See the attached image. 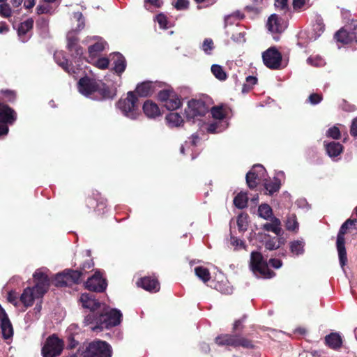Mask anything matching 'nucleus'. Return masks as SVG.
Segmentation results:
<instances>
[{"label": "nucleus", "mask_w": 357, "mask_h": 357, "mask_svg": "<svg viewBox=\"0 0 357 357\" xmlns=\"http://www.w3.org/2000/svg\"><path fill=\"white\" fill-rule=\"evenodd\" d=\"M81 354L82 357H111L112 348L105 341L95 340L89 343Z\"/></svg>", "instance_id": "nucleus-8"}, {"label": "nucleus", "mask_w": 357, "mask_h": 357, "mask_svg": "<svg viewBox=\"0 0 357 357\" xmlns=\"http://www.w3.org/2000/svg\"><path fill=\"white\" fill-rule=\"evenodd\" d=\"M252 2L253 5L247 6L245 10L250 14L257 15L263 8V0H252Z\"/></svg>", "instance_id": "nucleus-41"}, {"label": "nucleus", "mask_w": 357, "mask_h": 357, "mask_svg": "<svg viewBox=\"0 0 357 357\" xmlns=\"http://www.w3.org/2000/svg\"><path fill=\"white\" fill-rule=\"evenodd\" d=\"M241 17V14L239 12H237L236 13L229 15L225 17V27L227 26L229 24H234V20L238 19Z\"/></svg>", "instance_id": "nucleus-55"}, {"label": "nucleus", "mask_w": 357, "mask_h": 357, "mask_svg": "<svg viewBox=\"0 0 357 357\" xmlns=\"http://www.w3.org/2000/svg\"><path fill=\"white\" fill-rule=\"evenodd\" d=\"M335 38L338 42H340L342 43L347 44L351 43V41H346L347 39H349L350 34L347 29L346 26L338 31L335 33Z\"/></svg>", "instance_id": "nucleus-43"}, {"label": "nucleus", "mask_w": 357, "mask_h": 357, "mask_svg": "<svg viewBox=\"0 0 357 357\" xmlns=\"http://www.w3.org/2000/svg\"><path fill=\"white\" fill-rule=\"evenodd\" d=\"M213 47V42L211 39L206 38L204 40L202 44V50L206 54H210Z\"/></svg>", "instance_id": "nucleus-51"}, {"label": "nucleus", "mask_w": 357, "mask_h": 357, "mask_svg": "<svg viewBox=\"0 0 357 357\" xmlns=\"http://www.w3.org/2000/svg\"><path fill=\"white\" fill-rule=\"evenodd\" d=\"M195 273L197 278L202 280L204 283L209 281L211 274L208 268L203 266H197L195 268Z\"/></svg>", "instance_id": "nucleus-37"}, {"label": "nucleus", "mask_w": 357, "mask_h": 357, "mask_svg": "<svg viewBox=\"0 0 357 357\" xmlns=\"http://www.w3.org/2000/svg\"><path fill=\"white\" fill-rule=\"evenodd\" d=\"M181 105V100L178 96L174 93L170 98L165 102L164 106L168 110H175Z\"/></svg>", "instance_id": "nucleus-34"}, {"label": "nucleus", "mask_w": 357, "mask_h": 357, "mask_svg": "<svg viewBox=\"0 0 357 357\" xmlns=\"http://www.w3.org/2000/svg\"><path fill=\"white\" fill-rule=\"evenodd\" d=\"M211 70L213 75L218 79L220 81H225L227 79V74L221 66L213 64L212 65Z\"/></svg>", "instance_id": "nucleus-39"}, {"label": "nucleus", "mask_w": 357, "mask_h": 357, "mask_svg": "<svg viewBox=\"0 0 357 357\" xmlns=\"http://www.w3.org/2000/svg\"><path fill=\"white\" fill-rule=\"evenodd\" d=\"M0 15L4 17L11 15V9L8 3L0 4Z\"/></svg>", "instance_id": "nucleus-54"}, {"label": "nucleus", "mask_w": 357, "mask_h": 357, "mask_svg": "<svg viewBox=\"0 0 357 357\" xmlns=\"http://www.w3.org/2000/svg\"><path fill=\"white\" fill-rule=\"evenodd\" d=\"M237 225L240 231L246 230L248 226L247 215L243 214L238 215L237 218Z\"/></svg>", "instance_id": "nucleus-47"}, {"label": "nucleus", "mask_w": 357, "mask_h": 357, "mask_svg": "<svg viewBox=\"0 0 357 357\" xmlns=\"http://www.w3.org/2000/svg\"><path fill=\"white\" fill-rule=\"evenodd\" d=\"M350 34L349 39L346 41H355L357 43V20H352L349 24L345 26Z\"/></svg>", "instance_id": "nucleus-40"}, {"label": "nucleus", "mask_w": 357, "mask_h": 357, "mask_svg": "<svg viewBox=\"0 0 357 357\" xmlns=\"http://www.w3.org/2000/svg\"><path fill=\"white\" fill-rule=\"evenodd\" d=\"M322 100V96L317 93H312L308 97V100L312 105H317Z\"/></svg>", "instance_id": "nucleus-57"}, {"label": "nucleus", "mask_w": 357, "mask_h": 357, "mask_svg": "<svg viewBox=\"0 0 357 357\" xmlns=\"http://www.w3.org/2000/svg\"><path fill=\"white\" fill-rule=\"evenodd\" d=\"M158 84L152 82H144L137 85L136 93L142 97L150 96L155 92Z\"/></svg>", "instance_id": "nucleus-21"}, {"label": "nucleus", "mask_w": 357, "mask_h": 357, "mask_svg": "<svg viewBox=\"0 0 357 357\" xmlns=\"http://www.w3.org/2000/svg\"><path fill=\"white\" fill-rule=\"evenodd\" d=\"M357 225L356 220H347L340 227V229L339 232L337 236L336 246H337V250L338 252L340 264L343 271H344V267L347 262V252H346V248H345V245H344V244H345L344 234H346L347 230L349 229V227H351V225Z\"/></svg>", "instance_id": "nucleus-7"}, {"label": "nucleus", "mask_w": 357, "mask_h": 357, "mask_svg": "<svg viewBox=\"0 0 357 357\" xmlns=\"http://www.w3.org/2000/svg\"><path fill=\"white\" fill-rule=\"evenodd\" d=\"M16 118V113L12 108L6 105H0V136L8 133V124H13Z\"/></svg>", "instance_id": "nucleus-13"}, {"label": "nucleus", "mask_w": 357, "mask_h": 357, "mask_svg": "<svg viewBox=\"0 0 357 357\" xmlns=\"http://www.w3.org/2000/svg\"><path fill=\"white\" fill-rule=\"evenodd\" d=\"M174 92L172 90L165 89L160 91L158 93V99L160 100L163 104L170 98L172 94H173Z\"/></svg>", "instance_id": "nucleus-50"}, {"label": "nucleus", "mask_w": 357, "mask_h": 357, "mask_svg": "<svg viewBox=\"0 0 357 357\" xmlns=\"http://www.w3.org/2000/svg\"><path fill=\"white\" fill-rule=\"evenodd\" d=\"M33 21L29 19L22 22L18 29V36L22 43H25L29 38V31L32 29Z\"/></svg>", "instance_id": "nucleus-27"}, {"label": "nucleus", "mask_w": 357, "mask_h": 357, "mask_svg": "<svg viewBox=\"0 0 357 357\" xmlns=\"http://www.w3.org/2000/svg\"><path fill=\"white\" fill-rule=\"evenodd\" d=\"M137 100L138 98L135 93L130 91L127 93L126 98H121L117 102L116 107L126 117L135 120L140 115Z\"/></svg>", "instance_id": "nucleus-4"}, {"label": "nucleus", "mask_w": 357, "mask_h": 357, "mask_svg": "<svg viewBox=\"0 0 357 357\" xmlns=\"http://www.w3.org/2000/svg\"><path fill=\"white\" fill-rule=\"evenodd\" d=\"M326 136L334 139H338L340 137V131L337 127L333 126L327 130Z\"/></svg>", "instance_id": "nucleus-52"}, {"label": "nucleus", "mask_w": 357, "mask_h": 357, "mask_svg": "<svg viewBox=\"0 0 357 357\" xmlns=\"http://www.w3.org/2000/svg\"><path fill=\"white\" fill-rule=\"evenodd\" d=\"M122 313L116 308H110L103 305L102 310L100 311L97 317L93 320L94 326L91 327L93 331L97 330H102L103 328H109L118 326L121 322Z\"/></svg>", "instance_id": "nucleus-2"}, {"label": "nucleus", "mask_w": 357, "mask_h": 357, "mask_svg": "<svg viewBox=\"0 0 357 357\" xmlns=\"http://www.w3.org/2000/svg\"><path fill=\"white\" fill-rule=\"evenodd\" d=\"M79 301L84 308L89 309L91 312L84 319L86 325L93 324V320L102 308L104 304H101L95 298L93 293H84L80 296Z\"/></svg>", "instance_id": "nucleus-5"}, {"label": "nucleus", "mask_w": 357, "mask_h": 357, "mask_svg": "<svg viewBox=\"0 0 357 357\" xmlns=\"http://www.w3.org/2000/svg\"><path fill=\"white\" fill-rule=\"evenodd\" d=\"M55 61L65 71L68 73L74 75L77 73V68L75 69L73 67H70L68 64V60L65 58L63 52H56L54 54Z\"/></svg>", "instance_id": "nucleus-23"}, {"label": "nucleus", "mask_w": 357, "mask_h": 357, "mask_svg": "<svg viewBox=\"0 0 357 357\" xmlns=\"http://www.w3.org/2000/svg\"><path fill=\"white\" fill-rule=\"evenodd\" d=\"M0 328L2 337L5 340H11L13 336V325L5 310L0 305Z\"/></svg>", "instance_id": "nucleus-18"}, {"label": "nucleus", "mask_w": 357, "mask_h": 357, "mask_svg": "<svg viewBox=\"0 0 357 357\" xmlns=\"http://www.w3.org/2000/svg\"><path fill=\"white\" fill-rule=\"evenodd\" d=\"M250 268L258 278H271L275 275L274 272L269 269L266 261L259 252L251 253Z\"/></svg>", "instance_id": "nucleus-6"}, {"label": "nucleus", "mask_w": 357, "mask_h": 357, "mask_svg": "<svg viewBox=\"0 0 357 357\" xmlns=\"http://www.w3.org/2000/svg\"><path fill=\"white\" fill-rule=\"evenodd\" d=\"M350 132L354 137H357V117L352 121Z\"/></svg>", "instance_id": "nucleus-63"}, {"label": "nucleus", "mask_w": 357, "mask_h": 357, "mask_svg": "<svg viewBox=\"0 0 357 357\" xmlns=\"http://www.w3.org/2000/svg\"><path fill=\"white\" fill-rule=\"evenodd\" d=\"M257 77L253 76H248L246 77V83L243 85L242 91L243 93L248 92L252 86L257 84Z\"/></svg>", "instance_id": "nucleus-46"}, {"label": "nucleus", "mask_w": 357, "mask_h": 357, "mask_svg": "<svg viewBox=\"0 0 357 357\" xmlns=\"http://www.w3.org/2000/svg\"><path fill=\"white\" fill-rule=\"evenodd\" d=\"M82 278V273L77 270H65L58 273L55 277V284L56 286H67L71 283H77Z\"/></svg>", "instance_id": "nucleus-16"}, {"label": "nucleus", "mask_w": 357, "mask_h": 357, "mask_svg": "<svg viewBox=\"0 0 357 357\" xmlns=\"http://www.w3.org/2000/svg\"><path fill=\"white\" fill-rule=\"evenodd\" d=\"M248 203V197L245 193L241 192L238 194L234 199V204L238 208H243L246 207Z\"/></svg>", "instance_id": "nucleus-42"}, {"label": "nucleus", "mask_w": 357, "mask_h": 357, "mask_svg": "<svg viewBox=\"0 0 357 357\" xmlns=\"http://www.w3.org/2000/svg\"><path fill=\"white\" fill-rule=\"evenodd\" d=\"M77 24L76 29H73L67 33V47L75 58L80 59L83 54V49L78 44L77 35L84 28L85 21L82 13L76 12L73 14V21Z\"/></svg>", "instance_id": "nucleus-3"}, {"label": "nucleus", "mask_w": 357, "mask_h": 357, "mask_svg": "<svg viewBox=\"0 0 357 357\" xmlns=\"http://www.w3.org/2000/svg\"><path fill=\"white\" fill-rule=\"evenodd\" d=\"M325 148L328 156L331 158H334L340 155L343 151V146L335 142H331L326 143L325 142Z\"/></svg>", "instance_id": "nucleus-30"}, {"label": "nucleus", "mask_w": 357, "mask_h": 357, "mask_svg": "<svg viewBox=\"0 0 357 357\" xmlns=\"http://www.w3.org/2000/svg\"><path fill=\"white\" fill-rule=\"evenodd\" d=\"M215 343L220 346L230 345L234 347L252 348V342L243 337L236 335H221L215 338Z\"/></svg>", "instance_id": "nucleus-11"}, {"label": "nucleus", "mask_w": 357, "mask_h": 357, "mask_svg": "<svg viewBox=\"0 0 357 357\" xmlns=\"http://www.w3.org/2000/svg\"><path fill=\"white\" fill-rule=\"evenodd\" d=\"M262 59L264 65L270 69L280 68L282 62L280 52L274 47L268 48L263 52Z\"/></svg>", "instance_id": "nucleus-15"}, {"label": "nucleus", "mask_w": 357, "mask_h": 357, "mask_svg": "<svg viewBox=\"0 0 357 357\" xmlns=\"http://www.w3.org/2000/svg\"><path fill=\"white\" fill-rule=\"evenodd\" d=\"M191 139L192 140L190 142H185V144L183 145L181 147V153L184 154L185 153V147H188L189 148L190 146H195L196 144H197V141L198 140L199 137H198V135H196V134H193L191 136Z\"/></svg>", "instance_id": "nucleus-53"}, {"label": "nucleus", "mask_w": 357, "mask_h": 357, "mask_svg": "<svg viewBox=\"0 0 357 357\" xmlns=\"http://www.w3.org/2000/svg\"><path fill=\"white\" fill-rule=\"evenodd\" d=\"M307 62L308 64L320 67L323 66L325 64V61L320 56H311L307 59Z\"/></svg>", "instance_id": "nucleus-44"}, {"label": "nucleus", "mask_w": 357, "mask_h": 357, "mask_svg": "<svg viewBox=\"0 0 357 357\" xmlns=\"http://www.w3.org/2000/svg\"><path fill=\"white\" fill-rule=\"evenodd\" d=\"M112 56V60L114 63V70L116 73L121 75L124 72L126 68V61L122 54L119 52L114 53Z\"/></svg>", "instance_id": "nucleus-26"}, {"label": "nucleus", "mask_w": 357, "mask_h": 357, "mask_svg": "<svg viewBox=\"0 0 357 357\" xmlns=\"http://www.w3.org/2000/svg\"><path fill=\"white\" fill-rule=\"evenodd\" d=\"M107 287L105 280L102 278L100 271H96L86 282V288L92 291H103Z\"/></svg>", "instance_id": "nucleus-19"}, {"label": "nucleus", "mask_w": 357, "mask_h": 357, "mask_svg": "<svg viewBox=\"0 0 357 357\" xmlns=\"http://www.w3.org/2000/svg\"><path fill=\"white\" fill-rule=\"evenodd\" d=\"M208 112L206 104L198 100H191L188 102V107L185 109L186 119L188 121L195 123L199 121L200 125V119L203 117Z\"/></svg>", "instance_id": "nucleus-10"}, {"label": "nucleus", "mask_w": 357, "mask_h": 357, "mask_svg": "<svg viewBox=\"0 0 357 357\" xmlns=\"http://www.w3.org/2000/svg\"><path fill=\"white\" fill-rule=\"evenodd\" d=\"M155 20L159 24L161 29H166L169 27V26H168L167 17L164 14L160 13L158 15L155 17Z\"/></svg>", "instance_id": "nucleus-49"}, {"label": "nucleus", "mask_w": 357, "mask_h": 357, "mask_svg": "<svg viewBox=\"0 0 357 357\" xmlns=\"http://www.w3.org/2000/svg\"><path fill=\"white\" fill-rule=\"evenodd\" d=\"M211 115L214 122L208 125V132L211 133H220L224 131L228 126L226 113L222 107L215 106L211 108Z\"/></svg>", "instance_id": "nucleus-9"}, {"label": "nucleus", "mask_w": 357, "mask_h": 357, "mask_svg": "<svg viewBox=\"0 0 357 357\" xmlns=\"http://www.w3.org/2000/svg\"><path fill=\"white\" fill-rule=\"evenodd\" d=\"M93 262L92 261V260H89L88 261H86L82 267L81 268V270L79 271V272L82 273V276L84 275V273L86 271V269H89L91 268H92L93 266Z\"/></svg>", "instance_id": "nucleus-62"}, {"label": "nucleus", "mask_w": 357, "mask_h": 357, "mask_svg": "<svg viewBox=\"0 0 357 357\" xmlns=\"http://www.w3.org/2000/svg\"><path fill=\"white\" fill-rule=\"evenodd\" d=\"M231 39L234 41H236L238 43H243L245 41V33L243 31H239V32L236 33V34L232 35Z\"/></svg>", "instance_id": "nucleus-59"}, {"label": "nucleus", "mask_w": 357, "mask_h": 357, "mask_svg": "<svg viewBox=\"0 0 357 357\" xmlns=\"http://www.w3.org/2000/svg\"><path fill=\"white\" fill-rule=\"evenodd\" d=\"M109 66V59L105 57L100 58L96 61V66L100 69H106Z\"/></svg>", "instance_id": "nucleus-56"}, {"label": "nucleus", "mask_w": 357, "mask_h": 357, "mask_svg": "<svg viewBox=\"0 0 357 357\" xmlns=\"http://www.w3.org/2000/svg\"><path fill=\"white\" fill-rule=\"evenodd\" d=\"M269 220V222L263 225L262 229L267 231H271L277 236L280 235L282 233V227L280 219L276 217H273Z\"/></svg>", "instance_id": "nucleus-29"}, {"label": "nucleus", "mask_w": 357, "mask_h": 357, "mask_svg": "<svg viewBox=\"0 0 357 357\" xmlns=\"http://www.w3.org/2000/svg\"><path fill=\"white\" fill-rule=\"evenodd\" d=\"M144 114L149 119H155L160 115V110L157 104L151 100H146L143 105Z\"/></svg>", "instance_id": "nucleus-24"}, {"label": "nucleus", "mask_w": 357, "mask_h": 357, "mask_svg": "<svg viewBox=\"0 0 357 357\" xmlns=\"http://www.w3.org/2000/svg\"><path fill=\"white\" fill-rule=\"evenodd\" d=\"M280 241L278 238H273L266 241L265 248L269 250H276L280 248Z\"/></svg>", "instance_id": "nucleus-45"}, {"label": "nucleus", "mask_w": 357, "mask_h": 357, "mask_svg": "<svg viewBox=\"0 0 357 357\" xmlns=\"http://www.w3.org/2000/svg\"><path fill=\"white\" fill-rule=\"evenodd\" d=\"M230 244L234 247L235 250L245 248L244 242L241 239L234 236H231Z\"/></svg>", "instance_id": "nucleus-48"}, {"label": "nucleus", "mask_w": 357, "mask_h": 357, "mask_svg": "<svg viewBox=\"0 0 357 357\" xmlns=\"http://www.w3.org/2000/svg\"><path fill=\"white\" fill-rule=\"evenodd\" d=\"M166 121L171 128L179 127L183 123L182 116L176 112L169 113L166 116Z\"/></svg>", "instance_id": "nucleus-32"}, {"label": "nucleus", "mask_w": 357, "mask_h": 357, "mask_svg": "<svg viewBox=\"0 0 357 357\" xmlns=\"http://www.w3.org/2000/svg\"><path fill=\"white\" fill-rule=\"evenodd\" d=\"M286 229L289 231L297 232L299 228V224L297 221L296 216L294 214L288 215L286 222Z\"/></svg>", "instance_id": "nucleus-38"}, {"label": "nucleus", "mask_w": 357, "mask_h": 357, "mask_svg": "<svg viewBox=\"0 0 357 357\" xmlns=\"http://www.w3.org/2000/svg\"><path fill=\"white\" fill-rule=\"evenodd\" d=\"M79 92L86 97L97 100L96 92L99 89V83L91 78L84 77L81 78L77 83Z\"/></svg>", "instance_id": "nucleus-12"}, {"label": "nucleus", "mask_w": 357, "mask_h": 357, "mask_svg": "<svg viewBox=\"0 0 357 357\" xmlns=\"http://www.w3.org/2000/svg\"><path fill=\"white\" fill-rule=\"evenodd\" d=\"M266 169L261 165H255L246 174V182L250 188H255L265 176Z\"/></svg>", "instance_id": "nucleus-17"}, {"label": "nucleus", "mask_w": 357, "mask_h": 357, "mask_svg": "<svg viewBox=\"0 0 357 357\" xmlns=\"http://www.w3.org/2000/svg\"><path fill=\"white\" fill-rule=\"evenodd\" d=\"M325 343L331 349L338 350L342 345V339L338 333H331L325 337Z\"/></svg>", "instance_id": "nucleus-25"}, {"label": "nucleus", "mask_w": 357, "mask_h": 357, "mask_svg": "<svg viewBox=\"0 0 357 357\" xmlns=\"http://www.w3.org/2000/svg\"><path fill=\"white\" fill-rule=\"evenodd\" d=\"M98 99L113 98L116 96V91L106 86L105 84L99 83V89L96 92Z\"/></svg>", "instance_id": "nucleus-31"}, {"label": "nucleus", "mask_w": 357, "mask_h": 357, "mask_svg": "<svg viewBox=\"0 0 357 357\" xmlns=\"http://www.w3.org/2000/svg\"><path fill=\"white\" fill-rule=\"evenodd\" d=\"M188 0H178L174 4V7L177 10H184L188 8Z\"/></svg>", "instance_id": "nucleus-60"}, {"label": "nucleus", "mask_w": 357, "mask_h": 357, "mask_svg": "<svg viewBox=\"0 0 357 357\" xmlns=\"http://www.w3.org/2000/svg\"><path fill=\"white\" fill-rule=\"evenodd\" d=\"M139 287L150 292H157L160 289L158 281L151 277H144L137 282Z\"/></svg>", "instance_id": "nucleus-22"}, {"label": "nucleus", "mask_w": 357, "mask_h": 357, "mask_svg": "<svg viewBox=\"0 0 357 357\" xmlns=\"http://www.w3.org/2000/svg\"><path fill=\"white\" fill-rule=\"evenodd\" d=\"M7 299L9 303L13 304L15 306H17L18 303V297L16 292L10 291L8 294Z\"/></svg>", "instance_id": "nucleus-58"}, {"label": "nucleus", "mask_w": 357, "mask_h": 357, "mask_svg": "<svg viewBox=\"0 0 357 357\" xmlns=\"http://www.w3.org/2000/svg\"><path fill=\"white\" fill-rule=\"evenodd\" d=\"M266 27L271 33L278 34L283 32L286 27L285 22L276 14H272L268 19Z\"/></svg>", "instance_id": "nucleus-20"}, {"label": "nucleus", "mask_w": 357, "mask_h": 357, "mask_svg": "<svg viewBox=\"0 0 357 357\" xmlns=\"http://www.w3.org/2000/svg\"><path fill=\"white\" fill-rule=\"evenodd\" d=\"M95 40L96 42L89 47V53L91 56H96L100 52L105 49L107 43L102 38L94 36L87 39V40Z\"/></svg>", "instance_id": "nucleus-28"}, {"label": "nucleus", "mask_w": 357, "mask_h": 357, "mask_svg": "<svg viewBox=\"0 0 357 357\" xmlns=\"http://www.w3.org/2000/svg\"><path fill=\"white\" fill-rule=\"evenodd\" d=\"M47 272L46 268H41L34 273L35 286L26 288L20 296V301L26 307L32 305L35 298L42 297L47 292L50 285Z\"/></svg>", "instance_id": "nucleus-1"}, {"label": "nucleus", "mask_w": 357, "mask_h": 357, "mask_svg": "<svg viewBox=\"0 0 357 357\" xmlns=\"http://www.w3.org/2000/svg\"><path fill=\"white\" fill-rule=\"evenodd\" d=\"M269 264L275 268H280L282 265L281 260L278 259H271Z\"/></svg>", "instance_id": "nucleus-64"}, {"label": "nucleus", "mask_w": 357, "mask_h": 357, "mask_svg": "<svg viewBox=\"0 0 357 357\" xmlns=\"http://www.w3.org/2000/svg\"><path fill=\"white\" fill-rule=\"evenodd\" d=\"M258 215L264 220H269L273 217L272 208L267 204H262L259 206Z\"/></svg>", "instance_id": "nucleus-36"}, {"label": "nucleus", "mask_w": 357, "mask_h": 357, "mask_svg": "<svg viewBox=\"0 0 357 357\" xmlns=\"http://www.w3.org/2000/svg\"><path fill=\"white\" fill-rule=\"evenodd\" d=\"M288 0H275V6L277 8L284 10L287 7Z\"/></svg>", "instance_id": "nucleus-61"}, {"label": "nucleus", "mask_w": 357, "mask_h": 357, "mask_svg": "<svg viewBox=\"0 0 357 357\" xmlns=\"http://www.w3.org/2000/svg\"><path fill=\"white\" fill-rule=\"evenodd\" d=\"M264 188L269 195H273L279 190L280 188V181L278 178L274 177L273 180L266 181Z\"/></svg>", "instance_id": "nucleus-35"}, {"label": "nucleus", "mask_w": 357, "mask_h": 357, "mask_svg": "<svg viewBox=\"0 0 357 357\" xmlns=\"http://www.w3.org/2000/svg\"><path fill=\"white\" fill-rule=\"evenodd\" d=\"M305 242L303 240H296L290 242L289 248L291 252L296 256L301 255L304 253Z\"/></svg>", "instance_id": "nucleus-33"}, {"label": "nucleus", "mask_w": 357, "mask_h": 357, "mask_svg": "<svg viewBox=\"0 0 357 357\" xmlns=\"http://www.w3.org/2000/svg\"><path fill=\"white\" fill-rule=\"evenodd\" d=\"M63 342L56 335L50 336L42 348L43 356L55 357L59 356L63 350Z\"/></svg>", "instance_id": "nucleus-14"}]
</instances>
